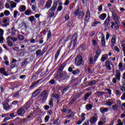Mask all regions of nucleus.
Here are the masks:
<instances>
[{
  "label": "nucleus",
  "instance_id": "obj_1",
  "mask_svg": "<svg viewBox=\"0 0 125 125\" xmlns=\"http://www.w3.org/2000/svg\"><path fill=\"white\" fill-rule=\"evenodd\" d=\"M112 18L114 19L115 22V23L113 21L111 22V29H113L114 28V26H115L116 27H119L120 26V18H119V16H118V15L115 13V12H112Z\"/></svg>",
  "mask_w": 125,
  "mask_h": 125
},
{
  "label": "nucleus",
  "instance_id": "obj_2",
  "mask_svg": "<svg viewBox=\"0 0 125 125\" xmlns=\"http://www.w3.org/2000/svg\"><path fill=\"white\" fill-rule=\"evenodd\" d=\"M74 15L75 16H78L79 19H82L83 16H84V13H83V11H80V9H77L75 12L74 13Z\"/></svg>",
  "mask_w": 125,
  "mask_h": 125
},
{
  "label": "nucleus",
  "instance_id": "obj_3",
  "mask_svg": "<svg viewBox=\"0 0 125 125\" xmlns=\"http://www.w3.org/2000/svg\"><path fill=\"white\" fill-rule=\"evenodd\" d=\"M75 63L76 66H80L83 63V57L79 55L75 58Z\"/></svg>",
  "mask_w": 125,
  "mask_h": 125
},
{
  "label": "nucleus",
  "instance_id": "obj_4",
  "mask_svg": "<svg viewBox=\"0 0 125 125\" xmlns=\"http://www.w3.org/2000/svg\"><path fill=\"white\" fill-rule=\"evenodd\" d=\"M78 40V33H75L72 36V40L71 41V44L73 42V46H76Z\"/></svg>",
  "mask_w": 125,
  "mask_h": 125
},
{
  "label": "nucleus",
  "instance_id": "obj_5",
  "mask_svg": "<svg viewBox=\"0 0 125 125\" xmlns=\"http://www.w3.org/2000/svg\"><path fill=\"white\" fill-rule=\"evenodd\" d=\"M97 50L96 51V55L94 57V61H95V62L97 61L98 57H99L100 54H101V50L99 49V47H97Z\"/></svg>",
  "mask_w": 125,
  "mask_h": 125
},
{
  "label": "nucleus",
  "instance_id": "obj_6",
  "mask_svg": "<svg viewBox=\"0 0 125 125\" xmlns=\"http://www.w3.org/2000/svg\"><path fill=\"white\" fill-rule=\"evenodd\" d=\"M100 39H101V42L102 46H105L106 45V41H105V36L103 33H100L99 34Z\"/></svg>",
  "mask_w": 125,
  "mask_h": 125
},
{
  "label": "nucleus",
  "instance_id": "obj_7",
  "mask_svg": "<svg viewBox=\"0 0 125 125\" xmlns=\"http://www.w3.org/2000/svg\"><path fill=\"white\" fill-rule=\"evenodd\" d=\"M40 96H41L42 101H45V100L47 99V96H48V94L46 91H43L40 94Z\"/></svg>",
  "mask_w": 125,
  "mask_h": 125
},
{
  "label": "nucleus",
  "instance_id": "obj_8",
  "mask_svg": "<svg viewBox=\"0 0 125 125\" xmlns=\"http://www.w3.org/2000/svg\"><path fill=\"white\" fill-rule=\"evenodd\" d=\"M89 18H90V11H89V9H88L85 16L84 24L88 23V21H89Z\"/></svg>",
  "mask_w": 125,
  "mask_h": 125
},
{
  "label": "nucleus",
  "instance_id": "obj_9",
  "mask_svg": "<svg viewBox=\"0 0 125 125\" xmlns=\"http://www.w3.org/2000/svg\"><path fill=\"white\" fill-rule=\"evenodd\" d=\"M17 112L19 116L22 117V116H23V115L26 113V110H25L23 107H21L17 110Z\"/></svg>",
  "mask_w": 125,
  "mask_h": 125
},
{
  "label": "nucleus",
  "instance_id": "obj_10",
  "mask_svg": "<svg viewBox=\"0 0 125 125\" xmlns=\"http://www.w3.org/2000/svg\"><path fill=\"white\" fill-rule=\"evenodd\" d=\"M109 23H110V16H108L105 20L104 22V25L106 28H108Z\"/></svg>",
  "mask_w": 125,
  "mask_h": 125
},
{
  "label": "nucleus",
  "instance_id": "obj_11",
  "mask_svg": "<svg viewBox=\"0 0 125 125\" xmlns=\"http://www.w3.org/2000/svg\"><path fill=\"white\" fill-rule=\"evenodd\" d=\"M58 5V3L56 1H54L53 6L49 10H51V11H53V12H55V10L56 9V8L57 7Z\"/></svg>",
  "mask_w": 125,
  "mask_h": 125
},
{
  "label": "nucleus",
  "instance_id": "obj_12",
  "mask_svg": "<svg viewBox=\"0 0 125 125\" xmlns=\"http://www.w3.org/2000/svg\"><path fill=\"white\" fill-rule=\"evenodd\" d=\"M98 119V118L97 116H93L90 118L89 122L91 124H95Z\"/></svg>",
  "mask_w": 125,
  "mask_h": 125
},
{
  "label": "nucleus",
  "instance_id": "obj_13",
  "mask_svg": "<svg viewBox=\"0 0 125 125\" xmlns=\"http://www.w3.org/2000/svg\"><path fill=\"white\" fill-rule=\"evenodd\" d=\"M100 111L101 113H102V114H105V113L109 111V108H108L107 107H102L100 109Z\"/></svg>",
  "mask_w": 125,
  "mask_h": 125
},
{
  "label": "nucleus",
  "instance_id": "obj_14",
  "mask_svg": "<svg viewBox=\"0 0 125 125\" xmlns=\"http://www.w3.org/2000/svg\"><path fill=\"white\" fill-rule=\"evenodd\" d=\"M54 12H53L51 10H49V11L47 13V15H48V18H52L53 16H54Z\"/></svg>",
  "mask_w": 125,
  "mask_h": 125
},
{
  "label": "nucleus",
  "instance_id": "obj_15",
  "mask_svg": "<svg viewBox=\"0 0 125 125\" xmlns=\"http://www.w3.org/2000/svg\"><path fill=\"white\" fill-rule=\"evenodd\" d=\"M51 4H52V0H48L46 2L45 6V7L46 8H50V7L51 6Z\"/></svg>",
  "mask_w": 125,
  "mask_h": 125
},
{
  "label": "nucleus",
  "instance_id": "obj_16",
  "mask_svg": "<svg viewBox=\"0 0 125 125\" xmlns=\"http://www.w3.org/2000/svg\"><path fill=\"white\" fill-rule=\"evenodd\" d=\"M107 58H108V55L107 54L103 55L101 59V62H105V61L107 60Z\"/></svg>",
  "mask_w": 125,
  "mask_h": 125
},
{
  "label": "nucleus",
  "instance_id": "obj_17",
  "mask_svg": "<svg viewBox=\"0 0 125 125\" xmlns=\"http://www.w3.org/2000/svg\"><path fill=\"white\" fill-rule=\"evenodd\" d=\"M106 17H107V15L105 13H103L99 16V19L102 21L105 20V19H106Z\"/></svg>",
  "mask_w": 125,
  "mask_h": 125
},
{
  "label": "nucleus",
  "instance_id": "obj_18",
  "mask_svg": "<svg viewBox=\"0 0 125 125\" xmlns=\"http://www.w3.org/2000/svg\"><path fill=\"white\" fill-rule=\"evenodd\" d=\"M3 107L4 109L5 110H6V111H7V110H9V109H10V106L7 103H3Z\"/></svg>",
  "mask_w": 125,
  "mask_h": 125
},
{
  "label": "nucleus",
  "instance_id": "obj_19",
  "mask_svg": "<svg viewBox=\"0 0 125 125\" xmlns=\"http://www.w3.org/2000/svg\"><path fill=\"white\" fill-rule=\"evenodd\" d=\"M110 63L111 62L109 61H106L105 62V66L108 70H112V68H111V65H110Z\"/></svg>",
  "mask_w": 125,
  "mask_h": 125
},
{
  "label": "nucleus",
  "instance_id": "obj_20",
  "mask_svg": "<svg viewBox=\"0 0 125 125\" xmlns=\"http://www.w3.org/2000/svg\"><path fill=\"white\" fill-rule=\"evenodd\" d=\"M30 107H31V104L27 103L22 106V108H23L25 111H28Z\"/></svg>",
  "mask_w": 125,
  "mask_h": 125
},
{
  "label": "nucleus",
  "instance_id": "obj_21",
  "mask_svg": "<svg viewBox=\"0 0 125 125\" xmlns=\"http://www.w3.org/2000/svg\"><path fill=\"white\" fill-rule=\"evenodd\" d=\"M26 6L24 5H22L21 7L19 8V10L20 11V12H24V11L26 10Z\"/></svg>",
  "mask_w": 125,
  "mask_h": 125
},
{
  "label": "nucleus",
  "instance_id": "obj_22",
  "mask_svg": "<svg viewBox=\"0 0 125 125\" xmlns=\"http://www.w3.org/2000/svg\"><path fill=\"white\" fill-rule=\"evenodd\" d=\"M10 5L11 6V8H15L16 7V5H17V4L13 1H11L10 2Z\"/></svg>",
  "mask_w": 125,
  "mask_h": 125
},
{
  "label": "nucleus",
  "instance_id": "obj_23",
  "mask_svg": "<svg viewBox=\"0 0 125 125\" xmlns=\"http://www.w3.org/2000/svg\"><path fill=\"white\" fill-rule=\"evenodd\" d=\"M0 73L4 75V76H7V73H6V71H5V68H0Z\"/></svg>",
  "mask_w": 125,
  "mask_h": 125
},
{
  "label": "nucleus",
  "instance_id": "obj_24",
  "mask_svg": "<svg viewBox=\"0 0 125 125\" xmlns=\"http://www.w3.org/2000/svg\"><path fill=\"white\" fill-rule=\"evenodd\" d=\"M91 95V93H87L84 97L83 98L84 101H86L87 99H88V97Z\"/></svg>",
  "mask_w": 125,
  "mask_h": 125
},
{
  "label": "nucleus",
  "instance_id": "obj_25",
  "mask_svg": "<svg viewBox=\"0 0 125 125\" xmlns=\"http://www.w3.org/2000/svg\"><path fill=\"white\" fill-rule=\"evenodd\" d=\"M41 93V89H37L34 92H33L32 95L35 97V96H37V95H39Z\"/></svg>",
  "mask_w": 125,
  "mask_h": 125
},
{
  "label": "nucleus",
  "instance_id": "obj_26",
  "mask_svg": "<svg viewBox=\"0 0 125 125\" xmlns=\"http://www.w3.org/2000/svg\"><path fill=\"white\" fill-rule=\"evenodd\" d=\"M95 94L97 96H101L105 94V92L97 91L95 93Z\"/></svg>",
  "mask_w": 125,
  "mask_h": 125
},
{
  "label": "nucleus",
  "instance_id": "obj_27",
  "mask_svg": "<svg viewBox=\"0 0 125 125\" xmlns=\"http://www.w3.org/2000/svg\"><path fill=\"white\" fill-rule=\"evenodd\" d=\"M60 54V50H58L55 56V60H56V61H57V59H58V57Z\"/></svg>",
  "mask_w": 125,
  "mask_h": 125
},
{
  "label": "nucleus",
  "instance_id": "obj_28",
  "mask_svg": "<svg viewBox=\"0 0 125 125\" xmlns=\"http://www.w3.org/2000/svg\"><path fill=\"white\" fill-rule=\"evenodd\" d=\"M111 42L112 44H115L116 43V35H113L111 39Z\"/></svg>",
  "mask_w": 125,
  "mask_h": 125
},
{
  "label": "nucleus",
  "instance_id": "obj_29",
  "mask_svg": "<svg viewBox=\"0 0 125 125\" xmlns=\"http://www.w3.org/2000/svg\"><path fill=\"white\" fill-rule=\"evenodd\" d=\"M36 55H37V56H42V52L41 50H38L36 51Z\"/></svg>",
  "mask_w": 125,
  "mask_h": 125
},
{
  "label": "nucleus",
  "instance_id": "obj_30",
  "mask_svg": "<svg viewBox=\"0 0 125 125\" xmlns=\"http://www.w3.org/2000/svg\"><path fill=\"white\" fill-rule=\"evenodd\" d=\"M97 24H101V22L96 21H94V22L92 23V26L93 27H96Z\"/></svg>",
  "mask_w": 125,
  "mask_h": 125
},
{
  "label": "nucleus",
  "instance_id": "obj_31",
  "mask_svg": "<svg viewBox=\"0 0 125 125\" xmlns=\"http://www.w3.org/2000/svg\"><path fill=\"white\" fill-rule=\"evenodd\" d=\"M86 109L88 111H89V110H91L92 109V105L90 104H88L86 105Z\"/></svg>",
  "mask_w": 125,
  "mask_h": 125
},
{
  "label": "nucleus",
  "instance_id": "obj_32",
  "mask_svg": "<svg viewBox=\"0 0 125 125\" xmlns=\"http://www.w3.org/2000/svg\"><path fill=\"white\" fill-rule=\"evenodd\" d=\"M73 117H74V112H71L69 114L66 115V118L68 119H71V118H73Z\"/></svg>",
  "mask_w": 125,
  "mask_h": 125
},
{
  "label": "nucleus",
  "instance_id": "obj_33",
  "mask_svg": "<svg viewBox=\"0 0 125 125\" xmlns=\"http://www.w3.org/2000/svg\"><path fill=\"white\" fill-rule=\"evenodd\" d=\"M49 105L51 107V108H52V107H53V99L51 98L50 99L49 102Z\"/></svg>",
  "mask_w": 125,
  "mask_h": 125
},
{
  "label": "nucleus",
  "instance_id": "obj_34",
  "mask_svg": "<svg viewBox=\"0 0 125 125\" xmlns=\"http://www.w3.org/2000/svg\"><path fill=\"white\" fill-rule=\"evenodd\" d=\"M7 43L8 44V45L10 46V47L13 46V43H12V42H11L10 40H7Z\"/></svg>",
  "mask_w": 125,
  "mask_h": 125
},
{
  "label": "nucleus",
  "instance_id": "obj_35",
  "mask_svg": "<svg viewBox=\"0 0 125 125\" xmlns=\"http://www.w3.org/2000/svg\"><path fill=\"white\" fill-rule=\"evenodd\" d=\"M112 109L114 111H117L119 109V105L117 104H114L112 106Z\"/></svg>",
  "mask_w": 125,
  "mask_h": 125
},
{
  "label": "nucleus",
  "instance_id": "obj_36",
  "mask_svg": "<svg viewBox=\"0 0 125 125\" xmlns=\"http://www.w3.org/2000/svg\"><path fill=\"white\" fill-rule=\"evenodd\" d=\"M4 14L5 16H9L10 15V12L8 10H5L4 11Z\"/></svg>",
  "mask_w": 125,
  "mask_h": 125
},
{
  "label": "nucleus",
  "instance_id": "obj_37",
  "mask_svg": "<svg viewBox=\"0 0 125 125\" xmlns=\"http://www.w3.org/2000/svg\"><path fill=\"white\" fill-rule=\"evenodd\" d=\"M116 78L118 81H120L121 80V73H117L116 75Z\"/></svg>",
  "mask_w": 125,
  "mask_h": 125
},
{
  "label": "nucleus",
  "instance_id": "obj_38",
  "mask_svg": "<svg viewBox=\"0 0 125 125\" xmlns=\"http://www.w3.org/2000/svg\"><path fill=\"white\" fill-rule=\"evenodd\" d=\"M79 73H80V70L78 69L72 71L73 75H77V74H79Z\"/></svg>",
  "mask_w": 125,
  "mask_h": 125
},
{
  "label": "nucleus",
  "instance_id": "obj_39",
  "mask_svg": "<svg viewBox=\"0 0 125 125\" xmlns=\"http://www.w3.org/2000/svg\"><path fill=\"white\" fill-rule=\"evenodd\" d=\"M95 83H96V81H92L91 82H90L89 83V85H90V86L95 84Z\"/></svg>",
  "mask_w": 125,
  "mask_h": 125
},
{
  "label": "nucleus",
  "instance_id": "obj_40",
  "mask_svg": "<svg viewBox=\"0 0 125 125\" xmlns=\"http://www.w3.org/2000/svg\"><path fill=\"white\" fill-rule=\"evenodd\" d=\"M52 97H54L55 98H59L60 97V95L57 94H52Z\"/></svg>",
  "mask_w": 125,
  "mask_h": 125
},
{
  "label": "nucleus",
  "instance_id": "obj_41",
  "mask_svg": "<svg viewBox=\"0 0 125 125\" xmlns=\"http://www.w3.org/2000/svg\"><path fill=\"white\" fill-rule=\"evenodd\" d=\"M48 49V46H46L43 49V51H42V55H43V54L46 52V50Z\"/></svg>",
  "mask_w": 125,
  "mask_h": 125
},
{
  "label": "nucleus",
  "instance_id": "obj_42",
  "mask_svg": "<svg viewBox=\"0 0 125 125\" xmlns=\"http://www.w3.org/2000/svg\"><path fill=\"white\" fill-rule=\"evenodd\" d=\"M5 7L7 9L11 8V7L10 6V3L6 2L5 4Z\"/></svg>",
  "mask_w": 125,
  "mask_h": 125
},
{
  "label": "nucleus",
  "instance_id": "obj_43",
  "mask_svg": "<svg viewBox=\"0 0 125 125\" xmlns=\"http://www.w3.org/2000/svg\"><path fill=\"white\" fill-rule=\"evenodd\" d=\"M18 14V12L17 10H15L14 11V18H17V15Z\"/></svg>",
  "mask_w": 125,
  "mask_h": 125
},
{
  "label": "nucleus",
  "instance_id": "obj_44",
  "mask_svg": "<svg viewBox=\"0 0 125 125\" xmlns=\"http://www.w3.org/2000/svg\"><path fill=\"white\" fill-rule=\"evenodd\" d=\"M18 38L20 41H24V36H23V35H19L18 36Z\"/></svg>",
  "mask_w": 125,
  "mask_h": 125
},
{
  "label": "nucleus",
  "instance_id": "obj_45",
  "mask_svg": "<svg viewBox=\"0 0 125 125\" xmlns=\"http://www.w3.org/2000/svg\"><path fill=\"white\" fill-rule=\"evenodd\" d=\"M4 33V30H3L1 28H0V37L3 36Z\"/></svg>",
  "mask_w": 125,
  "mask_h": 125
},
{
  "label": "nucleus",
  "instance_id": "obj_46",
  "mask_svg": "<svg viewBox=\"0 0 125 125\" xmlns=\"http://www.w3.org/2000/svg\"><path fill=\"white\" fill-rule=\"evenodd\" d=\"M24 14H25V15H30V14H31V11L30 10H27L25 11Z\"/></svg>",
  "mask_w": 125,
  "mask_h": 125
},
{
  "label": "nucleus",
  "instance_id": "obj_47",
  "mask_svg": "<svg viewBox=\"0 0 125 125\" xmlns=\"http://www.w3.org/2000/svg\"><path fill=\"white\" fill-rule=\"evenodd\" d=\"M34 19H35V17H34V16H31L29 18V20L30 22H33L34 21Z\"/></svg>",
  "mask_w": 125,
  "mask_h": 125
},
{
  "label": "nucleus",
  "instance_id": "obj_48",
  "mask_svg": "<svg viewBox=\"0 0 125 125\" xmlns=\"http://www.w3.org/2000/svg\"><path fill=\"white\" fill-rule=\"evenodd\" d=\"M44 120H45V123H47V122L49 121V116H48V115L46 116L44 118Z\"/></svg>",
  "mask_w": 125,
  "mask_h": 125
},
{
  "label": "nucleus",
  "instance_id": "obj_49",
  "mask_svg": "<svg viewBox=\"0 0 125 125\" xmlns=\"http://www.w3.org/2000/svg\"><path fill=\"white\" fill-rule=\"evenodd\" d=\"M9 120H10V117L9 116H7L3 119V122H6V121H9Z\"/></svg>",
  "mask_w": 125,
  "mask_h": 125
},
{
  "label": "nucleus",
  "instance_id": "obj_50",
  "mask_svg": "<svg viewBox=\"0 0 125 125\" xmlns=\"http://www.w3.org/2000/svg\"><path fill=\"white\" fill-rule=\"evenodd\" d=\"M116 105H118V107H120L121 105H122V102L120 100L117 101V104H115Z\"/></svg>",
  "mask_w": 125,
  "mask_h": 125
},
{
  "label": "nucleus",
  "instance_id": "obj_51",
  "mask_svg": "<svg viewBox=\"0 0 125 125\" xmlns=\"http://www.w3.org/2000/svg\"><path fill=\"white\" fill-rule=\"evenodd\" d=\"M13 49L14 51H20V49H19V47H15L13 48Z\"/></svg>",
  "mask_w": 125,
  "mask_h": 125
},
{
  "label": "nucleus",
  "instance_id": "obj_52",
  "mask_svg": "<svg viewBox=\"0 0 125 125\" xmlns=\"http://www.w3.org/2000/svg\"><path fill=\"white\" fill-rule=\"evenodd\" d=\"M68 26L69 28H71L73 26V21H70L68 23Z\"/></svg>",
  "mask_w": 125,
  "mask_h": 125
},
{
  "label": "nucleus",
  "instance_id": "obj_53",
  "mask_svg": "<svg viewBox=\"0 0 125 125\" xmlns=\"http://www.w3.org/2000/svg\"><path fill=\"white\" fill-rule=\"evenodd\" d=\"M50 37H51V31H50V30H49L47 33V38L49 39Z\"/></svg>",
  "mask_w": 125,
  "mask_h": 125
},
{
  "label": "nucleus",
  "instance_id": "obj_54",
  "mask_svg": "<svg viewBox=\"0 0 125 125\" xmlns=\"http://www.w3.org/2000/svg\"><path fill=\"white\" fill-rule=\"evenodd\" d=\"M120 90H121L122 92H125V87L120 86Z\"/></svg>",
  "mask_w": 125,
  "mask_h": 125
},
{
  "label": "nucleus",
  "instance_id": "obj_55",
  "mask_svg": "<svg viewBox=\"0 0 125 125\" xmlns=\"http://www.w3.org/2000/svg\"><path fill=\"white\" fill-rule=\"evenodd\" d=\"M23 21H19V23L18 25L19 26V27H22V26H23Z\"/></svg>",
  "mask_w": 125,
  "mask_h": 125
},
{
  "label": "nucleus",
  "instance_id": "obj_56",
  "mask_svg": "<svg viewBox=\"0 0 125 125\" xmlns=\"http://www.w3.org/2000/svg\"><path fill=\"white\" fill-rule=\"evenodd\" d=\"M89 61H90V64H93V63H94V62H93V58L92 57H90L89 58Z\"/></svg>",
  "mask_w": 125,
  "mask_h": 125
},
{
  "label": "nucleus",
  "instance_id": "obj_57",
  "mask_svg": "<svg viewBox=\"0 0 125 125\" xmlns=\"http://www.w3.org/2000/svg\"><path fill=\"white\" fill-rule=\"evenodd\" d=\"M92 44L93 45H97V41L95 40H93L92 41Z\"/></svg>",
  "mask_w": 125,
  "mask_h": 125
},
{
  "label": "nucleus",
  "instance_id": "obj_58",
  "mask_svg": "<svg viewBox=\"0 0 125 125\" xmlns=\"http://www.w3.org/2000/svg\"><path fill=\"white\" fill-rule=\"evenodd\" d=\"M64 18L65 19V20H69V18H70V17L69 16V14H66L64 17Z\"/></svg>",
  "mask_w": 125,
  "mask_h": 125
},
{
  "label": "nucleus",
  "instance_id": "obj_59",
  "mask_svg": "<svg viewBox=\"0 0 125 125\" xmlns=\"http://www.w3.org/2000/svg\"><path fill=\"white\" fill-rule=\"evenodd\" d=\"M70 3V1L69 0H66L65 2L63 3L64 5H68Z\"/></svg>",
  "mask_w": 125,
  "mask_h": 125
},
{
  "label": "nucleus",
  "instance_id": "obj_60",
  "mask_svg": "<svg viewBox=\"0 0 125 125\" xmlns=\"http://www.w3.org/2000/svg\"><path fill=\"white\" fill-rule=\"evenodd\" d=\"M114 50H115V51H117V52H120V49H119V47H118V46H115L114 47Z\"/></svg>",
  "mask_w": 125,
  "mask_h": 125
},
{
  "label": "nucleus",
  "instance_id": "obj_61",
  "mask_svg": "<svg viewBox=\"0 0 125 125\" xmlns=\"http://www.w3.org/2000/svg\"><path fill=\"white\" fill-rule=\"evenodd\" d=\"M0 42L3 43V36H0Z\"/></svg>",
  "mask_w": 125,
  "mask_h": 125
},
{
  "label": "nucleus",
  "instance_id": "obj_62",
  "mask_svg": "<svg viewBox=\"0 0 125 125\" xmlns=\"http://www.w3.org/2000/svg\"><path fill=\"white\" fill-rule=\"evenodd\" d=\"M103 6L102 5H100L98 8L99 11H102V9L103 8Z\"/></svg>",
  "mask_w": 125,
  "mask_h": 125
},
{
  "label": "nucleus",
  "instance_id": "obj_63",
  "mask_svg": "<svg viewBox=\"0 0 125 125\" xmlns=\"http://www.w3.org/2000/svg\"><path fill=\"white\" fill-rule=\"evenodd\" d=\"M122 100H125V92L121 96Z\"/></svg>",
  "mask_w": 125,
  "mask_h": 125
},
{
  "label": "nucleus",
  "instance_id": "obj_64",
  "mask_svg": "<svg viewBox=\"0 0 125 125\" xmlns=\"http://www.w3.org/2000/svg\"><path fill=\"white\" fill-rule=\"evenodd\" d=\"M122 85L121 86L125 87V80H123L122 81Z\"/></svg>",
  "mask_w": 125,
  "mask_h": 125
}]
</instances>
